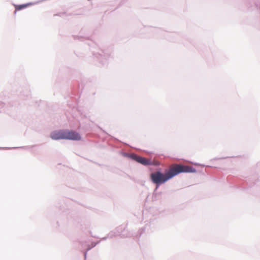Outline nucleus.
Listing matches in <instances>:
<instances>
[{
    "instance_id": "nucleus-3",
    "label": "nucleus",
    "mask_w": 260,
    "mask_h": 260,
    "mask_svg": "<svg viewBox=\"0 0 260 260\" xmlns=\"http://www.w3.org/2000/svg\"><path fill=\"white\" fill-rule=\"evenodd\" d=\"M50 137L53 140L65 139V130L55 131L50 134Z\"/></svg>"
},
{
    "instance_id": "nucleus-6",
    "label": "nucleus",
    "mask_w": 260,
    "mask_h": 260,
    "mask_svg": "<svg viewBox=\"0 0 260 260\" xmlns=\"http://www.w3.org/2000/svg\"><path fill=\"white\" fill-rule=\"evenodd\" d=\"M149 163L150 164L149 165H153L155 166H158L160 165V163L159 161L155 159H154L153 160H151L150 159Z\"/></svg>"
},
{
    "instance_id": "nucleus-2",
    "label": "nucleus",
    "mask_w": 260,
    "mask_h": 260,
    "mask_svg": "<svg viewBox=\"0 0 260 260\" xmlns=\"http://www.w3.org/2000/svg\"><path fill=\"white\" fill-rule=\"evenodd\" d=\"M81 137L77 132L73 131L65 130V139L71 140H80Z\"/></svg>"
},
{
    "instance_id": "nucleus-5",
    "label": "nucleus",
    "mask_w": 260,
    "mask_h": 260,
    "mask_svg": "<svg viewBox=\"0 0 260 260\" xmlns=\"http://www.w3.org/2000/svg\"><path fill=\"white\" fill-rule=\"evenodd\" d=\"M29 4H23L21 5H16L15 6V14L16 13L17 11H19L22 10V9L26 8Z\"/></svg>"
},
{
    "instance_id": "nucleus-4",
    "label": "nucleus",
    "mask_w": 260,
    "mask_h": 260,
    "mask_svg": "<svg viewBox=\"0 0 260 260\" xmlns=\"http://www.w3.org/2000/svg\"><path fill=\"white\" fill-rule=\"evenodd\" d=\"M129 157L133 159L136 160V161L143 165L145 166L149 165L150 159H147L145 157H143L141 156H139L135 154H132L130 155Z\"/></svg>"
},
{
    "instance_id": "nucleus-1",
    "label": "nucleus",
    "mask_w": 260,
    "mask_h": 260,
    "mask_svg": "<svg viewBox=\"0 0 260 260\" xmlns=\"http://www.w3.org/2000/svg\"><path fill=\"white\" fill-rule=\"evenodd\" d=\"M195 169L191 167L181 165L174 164L170 167L169 170L163 174L157 171L150 175L152 181L157 184L164 183L180 173L194 172Z\"/></svg>"
}]
</instances>
